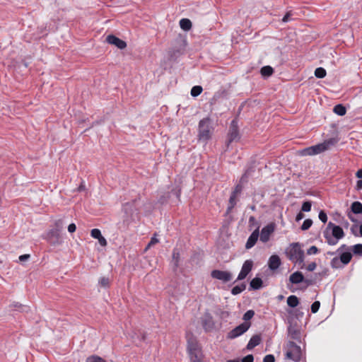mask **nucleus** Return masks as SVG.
I'll use <instances>...</instances> for the list:
<instances>
[{"mask_svg":"<svg viewBox=\"0 0 362 362\" xmlns=\"http://www.w3.org/2000/svg\"><path fill=\"white\" fill-rule=\"evenodd\" d=\"M259 235V228H257L249 236V238L247 240V243L245 244L246 249H250L255 245V243L257 241Z\"/></svg>","mask_w":362,"mask_h":362,"instance_id":"16","label":"nucleus"},{"mask_svg":"<svg viewBox=\"0 0 362 362\" xmlns=\"http://www.w3.org/2000/svg\"><path fill=\"white\" fill-rule=\"evenodd\" d=\"M356 226H353L351 228V233L355 235V236H358V233L356 232L355 229L356 228Z\"/></svg>","mask_w":362,"mask_h":362,"instance_id":"56","label":"nucleus"},{"mask_svg":"<svg viewBox=\"0 0 362 362\" xmlns=\"http://www.w3.org/2000/svg\"><path fill=\"white\" fill-rule=\"evenodd\" d=\"M106 42L110 45L116 46L120 49H123L127 47L126 42L113 35H107L106 37Z\"/></svg>","mask_w":362,"mask_h":362,"instance_id":"12","label":"nucleus"},{"mask_svg":"<svg viewBox=\"0 0 362 362\" xmlns=\"http://www.w3.org/2000/svg\"><path fill=\"white\" fill-rule=\"evenodd\" d=\"M97 239L98 240V243L101 246L105 247L107 245V240L103 235H100L99 238Z\"/></svg>","mask_w":362,"mask_h":362,"instance_id":"46","label":"nucleus"},{"mask_svg":"<svg viewBox=\"0 0 362 362\" xmlns=\"http://www.w3.org/2000/svg\"><path fill=\"white\" fill-rule=\"evenodd\" d=\"M351 209L353 214H362V204L359 202H354L351 204Z\"/></svg>","mask_w":362,"mask_h":362,"instance_id":"21","label":"nucleus"},{"mask_svg":"<svg viewBox=\"0 0 362 362\" xmlns=\"http://www.w3.org/2000/svg\"><path fill=\"white\" fill-rule=\"evenodd\" d=\"M360 235L362 236V224L360 226Z\"/></svg>","mask_w":362,"mask_h":362,"instance_id":"63","label":"nucleus"},{"mask_svg":"<svg viewBox=\"0 0 362 362\" xmlns=\"http://www.w3.org/2000/svg\"><path fill=\"white\" fill-rule=\"evenodd\" d=\"M285 358L294 362H299L301 360L302 351L299 346L293 341H288L285 347Z\"/></svg>","mask_w":362,"mask_h":362,"instance_id":"5","label":"nucleus"},{"mask_svg":"<svg viewBox=\"0 0 362 362\" xmlns=\"http://www.w3.org/2000/svg\"><path fill=\"white\" fill-rule=\"evenodd\" d=\"M30 255H28V254L23 255L19 257V260L21 262H24V261L28 260L30 258Z\"/></svg>","mask_w":362,"mask_h":362,"instance_id":"50","label":"nucleus"},{"mask_svg":"<svg viewBox=\"0 0 362 362\" xmlns=\"http://www.w3.org/2000/svg\"><path fill=\"white\" fill-rule=\"evenodd\" d=\"M336 143L334 139H330L321 144L305 148L300 151L301 156H314L328 150L331 146Z\"/></svg>","mask_w":362,"mask_h":362,"instance_id":"4","label":"nucleus"},{"mask_svg":"<svg viewBox=\"0 0 362 362\" xmlns=\"http://www.w3.org/2000/svg\"><path fill=\"white\" fill-rule=\"evenodd\" d=\"M260 72L263 76H269L273 74V69L269 66H264L261 69Z\"/></svg>","mask_w":362,"mask_h":362,"instance_id":"29","label":"nucleus"},{"mask_svg":"<svg viewBox=\"0 0 362 362\" xmlns=\"http://www.w3.org/2000/svg\"><path fill=\"white\" fill-rule=\"evenodd\" d=\"M211 276L213 279L221 281L223 283H227L232 280L233 274L228 271H222L214 269L211 272Z\"/></svg>","mask_w":362,"mask_h":362,"instance_id":"8","label":"nucleus"},{"mask_svg":"<svg viewBox=\"0 0 362 362\" xmlns=\"http://www.w3.org/2000/svg\"><path fill=\"white\" fill-rule=\"evenodd\" d=\"M227 362H240L238 360H228Z\"/></svg>","mask_w":362,"mask_h":362,"instance_id":"61","label":"nucleus"},{"mask_svg":"<svg viewBox=\"0 0 362 362\" xmlns=\"http://www.w3.org/2000/svg\"><path fill=\"white\" fill-rule=\"evenodd\" d=\"M202 90H203V89H202V86H195L192 87V88L191 89L190 93H191L192 96L197 97L202 93Z\"/></svg>","mask_w":362,"mask_h":362,"instance_id":"30","label":"nucleus"},{"mask_svg":"<svg viewBox=\"0 0 362 362\" xmlns=\"http://www.w3.org/2000/svg\"><path fill=\"white\" fill-rule=\"evenodd\" d=\"M312 224H313V221L311 219H310V218L305 219L301 226V230H306L309 229L311 227Z\"/></svg>","mask_w":362,"mask_h":362,"instance_id":"33","label":"nucleus"},{"mask_svg":"<svg viewBox=\"0 0 362 362\" xmlns=\"http://www.w3.org/2000/svg\"><path fill=\"white\" fill-rule=\"evenodd\" d=\"M99 284L102 287L107 288L109 286L110 284V280L108 278L106 277H102L99 280Z\"/></svg>","mask_w":362,"mask_h":362,"instance_id":"37","label":"nucleus"},{"mask_svg":"<svg viewBox=\"0 0 362 362\" xmlns=\"http://www.w3.org/2000/svg\"><path fill=\"white\" fill-rule=\"evenodd\" d=\"M254 315L255 312L252 310H249L244 314L243 319L245 320V322H247L248 320H251Z\"/></svg>","mask_w":362,"mask_h":362,"instance_id":"35","label":"nucleus"},{"mask_svg":"<svg viewBox=\"0 0 362 362\" xmlns=\"http://www.w3.org/2000/svg\"><path fill=\"white\" fill-rule=\"evenodd\" d=\"M288 334L289 336L295 340H297L298 341H300L301 338V333L299 329L297 327L290 325L288 329Z\"/></svg>","mask_w":362,"mask_h":362,"instance_id":"17","label":"nucleus"},{"mask_svg":"<svg viewBox=\"0 0 362 362\" xmlns=\"http://www.w3.org/2000/svg\"><path fill=\"white\" fill-rule=\"evenodd\" d=\"M330 265L334 269H339L343 267V264L338 257H334L330 262Z\"/></svg>","mask_w":362,"mask_h":362,"instance_id":"28","label":"nucleus"},{"mask_svg":"<svg viewBox=\"0 0 362 362\" xmlns=\"http://www.w3.org/2000/svg\"><path fill=\"white\" fill-rule=\"evenodd\" d=\"M250 322H244L243 323L240 324L230 331L227 334V338L233 339L242 335L248 330V329L250 327Z\"/></svg>","mask_w":362,"mask_h":362,"instance_id":"7","label":"nucleus"},{"mask_svg":"<svg viewBox=\"0 0 362 362\" xmlns=\"http://www.w3.org/2000/svg\"><path fill=\"white\" fill-rule=\"evenodd\" d=\"M356 177H358V178H362V168L358 170L357 172H356Z\"/></svg>","mask_w":362,"mask_h":362,"instance_id":"57","label":"nucleus"},{"mask_svg":"<svg viewBox=\"0 0 362 362\" xmlns=\"http://www.w3.org/2000/svg\"><path fill=\"white\" fill-rule=\"evenodd\" d=\"M180 262V252L177 248H175L173 251V263L174 264L175 269H176L179 265Z\"/></svg>","mask_w":362,"mask_h":362,"instance_id":"24","label":"nucleus"},{"mask_svg":"<svg viewBox=\"0 0 362 362\" xmlns=\"http://www.w3.org/2000/svg\"><path fill=\"white\" fill-rule=\"evenodd\" d=\"M50 234H52V235H56L57 236L58 235V233L57 230H52L50 232H49Z\"/></svg>","mask_w":362,"mask_h":362,"instance_id":"60","label":"nucleus"},{"mask_svg":"<svg viewBox=\"0 0 362 362\" xmlns=\"http://www.w3.org/2000/svg\"><path fill=\"white\" fill-rule=\"evenodd\" d=\"M84 189H85V185H83V183H81L80 185V186L78 187V191L81 192V191L84 190Z\"/></svg>","mask_w":362,"mask_h":362,"instance_id":"59","label":"nucleus"},{"mask_svg":"<svg viewBox=\"0 0 362 362\" xmlns=\"http://www.w3.org/2000/svg\"><path fill=\"white\" fill-rule=\"evenodd\" d=\"M312 204L310 202H305L302 205V211L305 212H308L311 210Z\"/></svg>","mask_w":362,"mask_h":362,"instance_id":"38","label":"nucleus"},{"mask_svg":"<svg viewBox=\"0 0 362 362\" xmlns=\"http://www.w3.org/2000/svg\"><path fill=\"white\" fill-rule=\"evenodd\" d=\"M356 187L358 189L362 188V180H361L357 181Z\"/></svg>","mask_w":362,"mask_h":362,"instance_id":"58","label":"nucleus"},{"mask_svg":"<svg viewBox=\"0 0 362 362\" xmlns=\"http://www.w3.org/2000/svg\"><path fill=\"white\" fill-rule=\"evenodd\" d=\"M242 189H243L242 185L240 184H238L235 186L234 190L233 191V192L231 194L237 196L238 194H240L241 192Z\"/></svg>","mask_w":362,"mask_h":362,"instance_id":"45","label":"nucleus"},{"mask_svg":"<svg viewBox=\"0 0 362 362\" xmlns=\"http://www.w3.org/2000/svg\"><path fill=\"white\" fill-rule=\"evenodd\" d=\"M275 226L273 223H269L262 228L260 233V240L262 243H267L269 241L270 235L274 233Z\"/></svg>","mask_w":362,"mask_h":362,"instance_id":"10","label":"nucleus"},{"mask_svg":"<svg viewBox=\"0 0 362 362\" xmlns=\"http://www.w3.org/2000/svg\"><path fill=\"white\" fill-rule=\"evenodd\" d=\"M252 265L253 263L252 260H246L242 266L240 272L238 276L237 280H243L245 278H246L247 274L251 272Z\"/></svg>","mask_w":362,"mask_h":362,"instance_id":"11","label":"nucleus"},{"mask_svg":"<svg viewBox=\"0 0 362 362\" xmlns=\"http://www.w3.org/2000/svg\"><path fill=\"white\" fill-rule=\"evenodd\" d=\"M245 288L246 285L244 283L240 285H237L232 288L231 293L234 296L240 294L245 289Z\"/></svg>","mask_w":362,"mask_h":362,"instance_id":"26","label":"nucleus"},{"mask_svg":"<svg viewBox=\"0 0 362 362\" xmlns=\"http://www.w3.org/2000/svg\"><path fill=\"white\" fill-rule=\"evenodd\" d=\"M315 76L318 78H323L326 76V71L322 67L317 68L315 71Z\"/></svg>","mask_w":362,"mask_h":362,"instance_id":"31","label":"nucleus"},{"mask_svg":"<svg viewBox=\"0 0 362 362\" xmlns=\"http://www.w3.org/2000/svg\"><path fill=\"white\" fill-rule=\"evenodd\" d=\"M293 13L292 11H289L288 12H286V13L285 14V16L283 17L282 18V22L283 23H288L292 20H293Z\"/></svg>","mask_w":362,"mask_h":362,"instance_id":"32","label":"nucleus"},{"mask_svg":"<svg viewBox=\"0 0 362 362\" xmlns=\"http://www.w3.org/2000/svg\"><path fill=\"white\" fill-rule=\"evenodd\" d=\"M288 258L295 264L304 265V251L301 249L298 243H293L286 249V251Z\"/></svg>","mask_w":362,"mask_h":362,"instance_id":"2","label":"nucleus"},{"mask_svg":"<svg viewBox=\"0 0 362 362\" xmlns=\"http://www.w3.org/2000/svg\"><path fill=\"white\" fill-rule=\"evenodd\" d=\"M86 362H106L103 358L98 356L88 357Z\"/></svg>","mask_w":362,"mask_h":362,"instance_id":"34","label":"nucleus"},{"mask_svg":"<svg viewBox=\"0 0 362 362\" xmlns=\"http://www.w3.org/2000/svg\"><path fill=\"white\" fill-rule=\"evenodd\" d=\"M353 252L355 255H362V244H356L354 245Z\"/></svg>","mask_w":362,"mask_h":362,"instance_id":"36","label":"nucleus"},{"mask_svg":"<svg viewBox=\"0 0 362 362\" xmlns=\"http://www.w3.org/2000/svg\"><path fill=\"white\" fill-rule=\"evenodd\" d=\"M187 351L191 362H202V349L197 339L192 335L187 336Z\"/></svg>","mask_w":362,"mask_h":362,"instance_id":"3","label":"nucleus"},{"mask_svg":"<svg viewBox=\"0 0 362 362\" xmlns=\"http://www.w3.org/2000/svg\"><path fill=\"white\" fill-rule=\"evenodd\" d=\"M318 252V248L315 246V245H313L311 246L308 250H307V254L310 255H315Z\"/></svg>","mask_w":362,"mask_h":362,"instance_id":"42","label":"nucleus"},{"mask_svg":"<svg viewBox=\"0 0 362 362\" xmlns=\"http://www.w3.org/2000/svg\"><path fill=\"white\" fill-rule=\"evenodd\" d=\"M261 341H262V338H261L260 335H259V334L253 335L250 338L249 342L247 344V349L251 350V349H254L255 346H258L260 344Z\"/></svg>","mask_w":362,"mask_h":362,"instance_id":"18","label":"nucleus"},{"mask_svg":"<svg viewBox=\"0 0 362 362\" xmlns=\"http://www.w3.org/2000/svg\"><path fill=\"white\" fill-rule=\"evenodd\" d=\"M289 281L293 284H298L302 282H305L308 285H310L312 284L311 281L305 279L303 274L298 271L295 272L289 276Z\"/></svg>","mask_w":362,"mask_h":362,"instance_id":"13","label":"nucleus"},{"mask_svg":"<svg viewBox=\"0 0 362 362\" xmlns=\"http://www.w3.org/2000/svg\"><path fill=\"white\" fill-rule=\"evenodd\" d=\"M248 175H249V171H248V170H247V171L245 173V174L242 176V177H241V179H240V181L242 182V181L245 180L247 179V177Z\"/></svg>","mask_w":362,"mask_h":362,"instance_id":"55","label":"nucleus"},{"mask_svg":"<svg viewBox=\"0 0 362 362\" xmlns=\"http://www.w3.org/2000/svg\"><path fill=\"white\" fill-rule=\"evenodd\" d=\"M254 361V357L252 354H249L240 361V362H253Z\"/></svg>","mask_w":362,"mask_h":362,"instance_id":"44","label":"nucleus"},{"mask_svg":"<svg viewBox=\"0 0 362 362\" xmlns=\"http://www.w3.org/2000/svg\"><path fill=\"white\" fill-rule=\"evenodd\" d=\"M157 243H158V239H157L155 236L152 237L146 250H147L148 248H149L150 247H151L152 245H155Z\"/></svg>","mask_w":362,"mask_h":362,"instance_id":"47","label":"nucleus"},{"mask_svg":"<svg viewBox=\"0 0 362 362\" xmlns=\"http://www.w3.org/2000/svg\"><path fill=\"white\" fill-rule=\"evenodd\" d=\"M62 220L59 219V220H57L56 222H55V226L57 228H58L59 229L62 228Z\"/></svg>","mask_w":362,"mask_h":362,"instance_id":"52","label":"nucleus"},{"mask_svg":"<svg viewBox=\"0 0 362 362\" xmlns=\"http://www.w3.org/2000/svg\"><path fill=\"white\" fill-rule=\"evenodd\" d=\"M320 307V303L319 301H315L311 305V312L313 313H316L319 310Z\"/></svg>","mask_w":362,"mask_h":362,"instance_id":"40","label":"nucleus"},{"mask_svg":"<svg viewBox=\"0 0 362 362\" xmlns=\"http://www.w3.org/2000/svg\"><path fill=\"white\" fill-rule=\"evenodd\" d=\"M281 261L277 255H272L268 260V267L272 271L276 270L281 265Z\"/></svg>","mask_w":362,"mask_h":362,"instance_id":"15","label":"nucleus"},{"mask_svg":"<svg viewBox=\"0 0 362 362\" xmlns=\"http://www.w3.org/2000/svg\"><path fill=\"white\" fill-rule=\"evenodd\" d=\"M348 217L353 222L357 221L356 219L354 217L353 214L351 212L348 213Z\"/></svg>","mask_w":362,"mask_h":362,"instance_id":"54","label":"nucleus"},{"mask_svg":"<svg viewBox=\"0 0 362 362\" xmlns=\"http://www.w3.org/2000/svg\"><path fill=\"white\" fill-rule=\"evenodd\" d=\"M250 222H252V221H255V218L253 216H251L249 219Z\"/></svg>","mask_w":362,"mask_h":362,"instance_id":"62","label":"nucleus"},{"mask_svg":"<svg viewBox=\"0 0 362 362\" xmlns=\"http://www.w3.org/2000/svg\"><path fill=\"white\" fill-rule=\"evenodd\" d=\"M262 280L260 278L255 277L250 281V286L254 290L259 289L262 286Z\"/></svg>","mask_w":362,"mask_h":362,"instance_id":"20","label":"nucleus"},{"mask_svg":"<svg viewBox=\"0 0 362 362\" xmlns=\"http://www.w3.org/2000/svg\"><path fill=\"white\" fill-rule=\"evenodd\" d=\"M236 197L237 196L235 194H231L230 199H229V204L227 208V213H230L231 210L234 208V206L236 204Z\"/></svg>","mask_w":362,"mask_h":362,"instance_id":"27","label":"nucleus"},{"mask_svg":"<svg viewBox=\"0 0 362 362\" xmlns=\"http://www.w3.org/2000/svg\"><path fill=\"white\" fill-rule=\"evenodd\" d=\"M211 120L209 117L201 119L198 126V136L200 140L207 141L211 138Z\"/></svg>","mask_w":362,"mask_h":362,"instance_id":"6","label":"nucleus"},{"mask_svg":"<svg viewBox=\"0 0 362 362\" xmlns=\"http://www.w3.org/2000/svg\"><path fill=\"white\" fill-rule=\"evenodd\" d=\"M76 226L74 223H71L68 226V231L69 233H74L76 231Z\"/></svg>","mask_w":362,"mask_h":362,"instance_id":"49","label":"nucleus"},{"mask_svg":"<svg viewBox=\"0 0 362 362\" xmlns=\"http://www.w3.org/2000/svg\"><path fill=\"white\" fill-rule=\"evenodd\" d=\"M344 236V232L343 229L332 222L328 223L327 229L324 232V237L329 245H337L339 240L343 238Z\"/></svg>","mask_w":362,"mask_h":362,"instance_id":"1","label":"nucleus"},{"mask_svg":"<svg viewBox=\"0 0 362 362\" xmlns=\"http://www.w3.org/2000/svg\"><path fill=\"white\" fill-rule=\"evenodd\" d=\"M228 136V144L239 139L238 122L235 120H233L230 123Z\"/></svg>","mask_w":362,"mask_h":362,"instance_id":"9","label":"nucleus"},{"mask_svg":"<svg viewBox=\"0 0 362 362\" xmlns=\"http://www.w3.org/2000/svg\"><path fill=\"white\" fill-rule=\"evenodd\" d=\"M303 217H304L303 214V213H301V212H299V213L297 214L296 217V220L297 221H300V220L303 219Z\"/></svg>","mask_w":362,"mask_h":362,"instance_id":"53","label":"nucleus"},{"mask_svg":"<svg viewBox=\"0 0 362 362\" xmlns=\"http://www.w3.org/2000/svg\"><path fill=\"white\" fill-rule=\"evenodd\" d=\"M328 255H334V253H333V252H328Z\"/></svg>","mask_w":362,"mask_h":362,"instance_id":"64","label":"nucleus"},{"mask_svg":"<svg viewBox=\"0 0 362 362\" xmlns=\"http://www.w3.org/2000/svg\"><path fill=\"white\" fill-rule=\"evenodd\" d=\"M352 255L350 252H341L339 257V259L343 264V265L348 264L351 260Z\"/></svg>","mask_w":362,"mask_h":362,"instance_id":"19","label":"nucleus"},{"mask_svg":"<svg viewBox=\"0 0 362 362\" xmlns=\"http://www.w3.org/2000/svg\"><path fill=\"white\" fill-rule=\"evenodd\" d=\"M180 26L184 30H189L192 28V22L187 18H182L180 21Z\"/></svg>","mask_w":362,"mask_h":362,"instance_id":"22","label":"nucleus"},{"mask_svg":"<svg viewBox=\"0 0 362 362\" xmlns=\"http://www.w3.org/2000/svg\"><path fill=\"white\" fill-rule=\"evenodd\" d=\"M275 358L272 354L266 355L263 358V362H274Z\"/></svg>","mask_w":362,"mask_h":362,"instance_id":"43","label":"nucleus"},{"mask_svg":"<svg viewBox=\"0 0 362 362\" xmlns=\"http://www.w3.org/2000/svg\"><path fill=\"white\" fill-rule=\"evenodd\" d=\"M202 325L205 331L209 332L214 329L215 323L210 313H205L202 319Z\"/></svg>","mask_w":362,"mask_h":362,"instance_id":"14","label":"nucleus"},{"mask_svg":"<svg viewBox=\"0 0 362 362\" xmlns=\"http://www.w3.org/2000/svg\"><path fill=\"white\" fill-rule=\"evenodd\" d=\"M349 250V247L346 245L343 244L338 248L337 252H343L344 250Z\"/></svg>","mask_w":362,"mask_h":362,"instance_id":"51","label":"nucleus"},{"mask_svg":"<svg viewBox=\"0 0 362 362\" xmlns=\"http://www.w3.org/2000/svg\"><path fill=\"white\" fill-rule=\"evenodd\" d=\"M333 111L335 114L339 116H344L346 112V107L341 104L335 105L334 107Z\"/></svg>","mask_w":362,"mask_h":362,"instance_id":"23","label":"nucleus"},{"mask_svg":"<svg viewBox=\"0 0 362 362\" xmlns=\"http://www.w3.org/2000/svg\"><path fill=\"white\" fill-rule=\"evenodd\" d=\"M299 303L298 298L296 296H290L287 298V304L291 308H296Z\"/></svg>","mask_w":362,"mask_h":362,"instance_id":"25","label":"nucleus"},{"mask_svg":"<svg viewBox=\"0 0 362 362\" xmlns=\"http://www.w3.org/2000/svg\"><path fill=\"white\" fill-rule=\"evenodd\" d=\"M90 235L95 239L99 238V237L102 235L100 230L98 228L92 229L90 231Z\"/></svg>","mask_w":362,"mask_h":362,"instance_id":"39","label":"nucleus"},{"mask_svg":"<svg viewBox=\"0 0 362 362\" xmlns=\"http://www.w3.org/2000/svg\"><path fill=\"white\" fill-rule=\"evenodd\" d=\"M320 220L325 223L327 221V216L324 211H320L318 216Z\"/></svg>","mask_w":362,"mask_h":362,"instance_id":"41","label":"nucleus"},{"mask_svg":"<svg viewBox=\"0 0 362 362\" xmlns=\"http://www.w3.org/2000/svg\"><path fill=\"white\" fill-rule=\"evenodd\" d=\"M317 267V264L315 262H311L310 263L307 267V270L309 272L314 271Z\"/></svg>","mask_w":362,"mask_h":362,"instance_id":"48","label":"nucleus"}]
</instances>
